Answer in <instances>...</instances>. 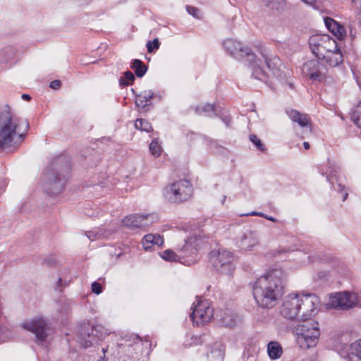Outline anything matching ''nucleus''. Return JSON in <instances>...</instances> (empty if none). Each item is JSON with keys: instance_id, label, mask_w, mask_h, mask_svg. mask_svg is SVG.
I'll return each instance as SVG.
<instances>
[{"instance_id": "nucleus-1", "label": "nucleus", "mask_w": 361, "mask_h": 361, "mask_svg": "<svg viewBox=\"0 0 361 361\" xmlns=\"http://www.w3.org/2000/svg\"><path fill=\"white\" fill-rule=\"evenodd\" d=\"M285 274L281 269H274L258 278L253 287V296L262 308L274 307L283 293Z\"/></svg>"}, {"instance_id": "nucleus-2", "label": "nucleus", "mask_w": 361, "mask_h": 361, "mask_svg": "<svg viewBox=\"0 0 361 361\" xmlns=\"http://www.w3.org/2000/svg\"><path fill=\"white\" fill-rule=\"evenodd\" d=\"M29 123L13 114L8 105L0 109V149L18 147L24 139Z\"/></svg>"}, {"instance_id": "nucleus-3", "label": "nucleus", "mask_w": 361, "mask_h": 361, "mask_svg": "<svg viewBox=\"0 0 361 361\" xmlns=\"http://www.w3.org/2000/svg\"><path fill=\"white\" fill-rule=\"evenodd\" d=\"M312 54L318 60L330 66L336 67L343 61V54L336 41L329 35H313L309 38Z\"/></svg>"}, {"instance_id": "nucleus-4", "label": "nucleus", "mask_w": 361, "mask_h": 361, "mask_svg": "<svg viewBox=\"0 0 361 361\" xmlns=\"http://www.w3.org/2000/svg\"><path fill=\"white\" fill-rule=\"evenodd\" d=\"M70 165L64 157L53 159L46 168L43 176V188L45 192L55 195L62 192L68 179Z\"/></svg>"}, {"instance_id": "nucleus-5", "label": "nucleus", "mask_w": 361, "mask_h": 361, "mask_svg": "<svg viewBox=\"0 0 361 361\" xmlns=\"http://www.w3.org/2000/svg\"><path fill=\"white\" fill-rule=\"evenodd\" d=\"M293 332L300 348L305 349L315 346L320 336L318 322L312 320L303 321L295 327Z\"/></svg>"}, {"instance_id": "nucleus-6", "label": "nucleus", "mask_w": 361, "mask_h": 361, "mask_svg": "<svg viewBox=\"0 0 361 361\" xmlns=\"http://www.w3.org/2000/svg\"><path fill=\"white\" fill-rule=\"evenodd\" d=\"M192 194V185L185 179L176 181L164 188V199L171 203L178 204L188 201Z\"/></svg>"}, {"instance_id": "nucleus-7", "label": "nucleus", "mask_w": 361, "mask_h": 361, "mask_svg": "<svg viewBox=\"0 0 361 361\" xmlns=\"http://www.w3.org/2000/svg\"><path fill=\"white\" fill-rule=\"evenodd\" d=\"M326 306L338 310H348L353 307H361V301L355 293L338 292L330 295Z\"/></svg>"}, {"instance_id": "nucleus-8", "label": "nucleus", "mask_w": 361, "mask_h": 361, "mask_svg": "<svg viewBox=\"0 0 361 361\" xmlns=\"http://www.w3.org/2000/svg\"><path fill=\"white\" fill-rule=\"evenodd\" d=\"M106 335L107 331L102 325L90 326L89 324H85L80 327L77 336L80 344L84 348H87L97 343Z\"/></svg>"}, {"instance_id": "nucleus-9", "label": "nucleus", "mask_w": 361, "mask_h": 361, "mask_svg": "<svg viewBox=\"0 0 361 361\" xmlns=\"http://www.w3.org/2000/svg\"><path fill=\"white\" fill-rule=\"evenodd\" d=\"M210 260L218 272L226 275H231L233 273L235 266L232 252L223 249L212 251Z\"/></svg>"}, {"instance_id": "nucleus-10", "label": "nucleus", "mask_w": 361, "mask_h": 361, "mask_svg": "<svg viewBox=\"0 0 361 361\" xmlns=\"http://www.w3.org/2000/svg\"><path fill=\"white\" fill-rule=\"evenodd\" d=\"M192 312L190 315V319L197 325H204L208 323L214 315V310L211 307V303L207 300H202L197 297L196 302L192 307Z\"/></svg>"}, {"instance_id": "nucleus-11", "label": "nucleus", "mask_w": 361, "mask_h": 361, "mask_svg": "<svg viewBox=\"0 0 361 361\" xmlns=\"http://www.w3.org/2000/svg\"><path fill=\"white\" fill-rule=\"evenodd\" d=\"M302 75L312 82H322L326 78V67L318 60L304 63L301 68Z\"/></svg>"}, {"instance_id": "nucleus-12", "label": "nucleus", "mask_w": 361, "mask_h": 361, "mask_svg": "<svg viewBox=\"0 0 361 361\" xmlns=\"http://www.w3.org/2000/svg\"><path fill=\"white\" fill-rule=\"evenodd\" d=\"M280 314L285 319L291 321L300 320L299 294H289L284 298L280 308Z\"/></svg>"}, {"instance_id": "nucleus-13", "label": "nucleus", "mask_w": 361, "mask_h": 361, "mask_svg": "<svg viewBox=\"0 0 361 361\" xmlns=\"http://www.w3.org/2000/svg\"><path fill=\"white\" fill-rule=\"evenodd\" d=\"M223 45L226 51L238 60L246 57L247 61H252L255 58V54L252 50L247 47L243 46L240 42L228 39L224 42Z\"/></svg>"}, {"instance_id": "nucleus-14", "label": "nucleus", "mask_w": 361, "mask_h": 361, "mask_svg": "<svg viewBox=\"0 0 361 361\" xmlns=\"http://www.w3.org/2000/svg\"><path fill=\"white\" fill-rule=\"evenodd\" d=\"M300 306V319L307 321L308 318L314 314L317 305L319 304V298L314 294H299Z\"/></svg>"}, {"instance_id": "nucleus-15", "label": "nucleus", "mask_w": 361, "mask_h": 361, "mask_svg": "<svg viewBox=\"0 0 361 361\" xmlns=\"http://www.w3.org/2000/svg\"><path fill=\"white\" fill-rule=\"evenodd\" d=\"M20 326L35 334L36 338L44 341L48 336L49 327L45 319L41 317H36L30 321H26L20 324Z\"/></svg>"}, {"instance_id": "nucleus-16", "label": "nucleus", "mask_w": 361, "mask_h": 361, "mask_svg": "<svg viewBox=\"0 0 361 361\" xmlns=\"http://www.w3.org/2000/svg\"><path fill=\"white\" fill-rule=\"evenodd\" d=\"M177 252L179 255L180 263L190 266L197 261V250L192 245V239L185 240L184 245L178 246Z\"/></svg>"}, {"instance_id": "nucleus-17", "label": "nucleus", "mask_w": 361, "mask_h": 361, "mask_svg": "<svg viewBox=\"0 0 361 361\" xmlns=\"http://www.w3.org/2000/svg\"><path fill=\"white\" fill-rule=\"evenodd\" d=\"M340 171V168L338 166L330 164L326 169V174L328 181L333 187L334 186V183H337L338 191L341 193L343 192V201H345L348 196V193L345 191V185L342 183Z\"/></svg>"}, {"instance_id": "nucleus-18", "label": "nucleus", "mask_w": 361, "mask_h": 361, "mask_svg": "<svg viewBox=\"0 0 361 361\" xmlns=\"http://www.w3.org/2000/svg\"><path fill=\"white\" fill-rule=\"evenodd\" d=\"M286 113L293 122L297 123L302 128H307L310 133L312 131L311 119L307 114L295 109L287 110Z\"/></svg>"}, {"instance_id": "nucleus-19", "label": "nucleus", "mask_w": 361, "mask_h": 361, "mask_svg": "<svg viewBox=\"0 0 361 361\" xmlns=\"http://www.w3.org/2000/svg\"><path fill=\"white\" fill-rule=\"evenodd\" d=\"M259 237L254 231H246L238 241V247L244 250H250L259 243Z\"/></svg>"}, {"instance_id": "nucleus-20", "label": "nucleus", "mask_w": 361, "mask_h": 361, "mask_svg": "<svg viewBox=\"0 0 361 361\" xmlns=\"http://www.w3.org/2000/svg\"><path fill=\"white\" fill-rule=\"evenodd\" d=\"M252 66V75L255 79L266 82L269 77V73L264 70L263 62L260 60H256V56L252 61H249Z\"/></svg>"}, {"instance_id": "nucleus-21", "label": "nucleus", "mask_w": 361, "mask_h": 361, "mask_svg": "<svg viewBox=\"0 0 361 361\" xmlns=\"http://www.w3.org/2000/svg\"><path fill=\"white\" fill-rule=\"evenodd\" d=\"M142 243L145 250L148 251L154 245L161 246L164 243V240L159 234L149 233L143 237Z\"/></svg>"}, {"instance_id": "nucleus-22", "label": "nucleus", "mask_w": 361, "mask_h": 361, "mask_svg": "<svg viewBox=\"0 0 361 361\" xmlns=\"http://www.w3.org/2000/svg\"><path fill=\"white\" fill-rule=\"evenodd\" d=\"M154 92L150 90H144L135 96V105L145 111L147 110V106L150 105V100L154 97Z\"/></svg>"}, {"instance_id": "nucleus-23", "label": "nucleus", "mask_w": 361, "mask_h": 361, "mask_svg": "<svg viewBox=\"0 0 361 361\" xmlns=\"http://www.w3.org/2000/svg\"><path fill=\"white\" fill-rule=\"evenodd\" d=\"M225 355V347L220 343H214L209 353L207 354V357L209 361H223Z\"/></svg>"}, {"instance_id": "nucleus-24", "label": "nucleus", "mask_w": 361, "mask_h": 361, "mask_svg": "<svg viewBox=\"0 0 361 361\" xmlns=\"http://www.w3.org/2000/svg\"><path fill=\"white\" fill-rule=\"evenodd\" d=\"M237 316L231 310L227 309L221 312L220 322L224 326L233 328L237 324Z\"/></svg>"}, {"instance_id": "nucleus-25", "label": "nucleus", "mask_w": 361, "mask_h": 361, "mask_svg": "<svg viewBox=\"0 0 361 361\" xmlns=\"http://www.w3.org/2000/svg\"><path fill=\"white\" fill-rule=\"evenodd\" d=\"M142 215L131 214L123 219V225L128 228H142Z\"/></svg>"}, {"instance_id": "nucleus-26", "label": "nucleus", "mask_w": 361, "mask_h": 361, "mask_svg": "<svg viewBox=\"0 0 361 361\" xmlns=\"http://www.w3.org/2000/svg\"><path fill=\"white\" fill-rule=\"evenodd\" d=\"M267 353L271 360L281 357L283 353V348L277 341H271L267 345Z\"/></svg>"}, {"instance_id": "nucleus-27", "label": "nucleus", "mask_w": 361, "mask_h": 361, "mask_svg": "<svg viewBox=\"0 0 361 361\" xmlns=\"http://www.w3.org/2000/svg\"><path fill=\"white\" fill-rule=\"evenodd\" d=\"M345 357L352 361H355V358L361 360V340L356 341L350 345L349 353Z\"/></svg>"}, {"instance_id": "nucleus-28", "label": "nucleus", "mask_w": 361, "mask_h": 361, "mask_svg": "<svg viewBox=\"0 0 361 361\" xmlns=\"http://www.w3.org/2000/svg\"><path fill=\"white\" fill-rule=\"evenodd\" d=\"M130 66L138 78L143 77L147 71V66L140 59L133 60Z\"/></svg>"}, {"instance_id": "nucleus-29", "label": "nucleus", "mask_w": 361, "mask_h": 361, "mask_svg": "<svg viewBox=\"0 0 361 361\" xmlns=\"http://www.w3.org/2000/svg\"><path fill=\"white\" fill-rule=\"evenodd\" d=\"M195 112L198 115L212 117L213 115H216V109L214 105L207 103L197 106L195 108Z\"/></svg>"}, {"instance_id": "nucleus-30", "label": "nucleus", "mask_w": 361, "mask_h": 361, "mask_svg": "<svg viewBox=\"0 0 361 361\" xmlns=\"http://www.w3.org/2000/svg\"><path fill=\"white\" fill-rule=\"evenodd\" d=\"M261 56L266 63L267 68L271 71L273 74L276 73V71L278 68V63L280 62L278 58L269 59L268 57L267 53L264 51H261Z\"/></svg>"}, {"instance_id": "nucleus-31", "label": "nucleus", "mask_w": 361, "mask_h": 361, "mask_svg": "<svg viewBox=\"0 0 361 361\" xmlns=\"http://www.w3.org/2000/svg\"><path fill=\"white\" fill-rule=\"evenodd\" d=\"M159 255L164 261L170 262H180L179 255L178 252H176L171 249H167L162 252H159Z\"/></svg>"}, {"instance_id": "nucleus-32", "label": "nucleus", "mask_w": 361, "mask_h": 361, "mask_svg": "<svg viewBox=\"0 0 361 361\" xmlns=\"http://www.w3.org/2000/svg\"><path fill=\"white\" fill-rule=\"evenodd\" d=\"M325 25L326 27L331 32L335 34L338 33L340 36L342 35L341 30L343 28L338 25V23L331 18H326L324 20Z\"/></svg>"}, {"instance_id": "nucleus-33", "label": "nucleus", "mask_w": 361, "mask_h": 361, "mask_svg": "<svg viewBox=\"0 0 361 361\" xmlns=\"http://www.w3.org/2000/svg\"><path fill=\"white\" fill-rule=\"evenodd\" d=\"M135 126L137 129L142 131L149 132L152 130L151 123L145 119L137 118L135 121Z\"/></svg>"}, {"instance_id": "nucleus-34", "label": "nucleus", "mask_w": 361, "mask_h": 361, "mask_svg": "<svg viewBox=\"0 0 361 361\" xmlns=\"http://www.w3.org/2000/svg\"><path fill=\"white\" fill-rule=\"evenodd\" d=\"M350 119L358 128H361V102L353 111Z\"/></svg>"}, {"instance_id": "nucleus-35", "label": "nucleus", "mask_w": 361, "mask_h": 361, "mask_svg": "<svg viewBox=\"0 0 361 361\" xmlns=\"http://www.w3.org/2000/svg\"><path fill=\"white\" fill-rule=\"evenodd\" d=\"M134 80V74L131 71H127L124 73V78L119 79V84L121 86H128L130 85V82H133Z\"/></svg>"}, {"instance_id": "nucleus-36", "label": "nucleus", "mask_w": 361, "mask_h": 361, "mask_svg": "<svg viewBox=\"0 0 361 361\" xmlns=\"http://www.w3.org/2000/svg\"><path fill=\"white\" fill-rule=\"evenodd\" d=\"M142 228L148 227L157 221V215L154 214L142 215Z\"/></svg>"}, {"instance_id": "nucleus-37", "label": "nucleus", "mask_w": 361, "mask_h": 361, "mask_svg": "<svg viewBox=\"0 0 361 361\" xmlns=\"http://www.w3.org/2000/svg\"><path fill=\"white\" fill-rule=\"evenodd\" d=\"M151 153L156 157H159L161 153V147L157 140H153L149 146Z\"/></svg>"}, {"instance_id": "nucleus-38", "label": "nucleus", "mask_w": 361, "mask_h": 361, "mask_svg": "<svg viewBox=\"0 0 361 361\" xmlns=\"http://www.w3.org/2000/svg\"><path fill=\"white\" fill-rule=\"evenodd\" d=\"M250 140L257 147V148L261 152H264L266 147L261 142L260 139L255 135H251L250 136Z\"/></svg>"}, {"instance_id": "nucleus-39", "label": "nucleus", "mask_w": 361, "mask_h": 361, "mask_svg": "<svg viewBox=\"0 0 361 361\" xmlns=\"http://www.w3.org/2000/svg\"><path fill=\"white\" fill-rule=\"evenodd\" d=\"M160 43L157 38L154 39L152 41H148L147 43V49L149 53H152L154 49H158L159 48Z\"/></svg>"}, {"instance_id": "nucleus-40", "label": "nucleus", "mask_w": 361, "mask_h": 361, "mask_svg": "<svg viewBox=\"0 0 361 361\" xmlns=\"http://www.w3.org/2000/svg\"><path fill=\"white\" fill-rule=\"evenodd\" d=\"M186 10H187L188 13L190 15L192 16L193 17H195L197 19H200L201 18V16H200L201 12L197 8L192 6H187Z\"/></svg>"}, {"instance_id": "nucleus-41", "label": "nucleus", "mask_w": 361, "mask_h": 361, "mask_svg": "<svg viewBox=\"0 0 361 361\" xmlns=\"http://www.w3.org/2000/svg\"><path fill=\"white\" fill-rule=\"evenodd\" d=\"M85 234L90 240H94L103 235V233L101 232V231H89L86 232Z\"/></svg>"}, {"instance_id": "nucleus-42", "label": "nucleus", "mask_w": 361, "mask_h": 361, "mask_svg": "<svg viewBox=\"0 0 361 361\" xmlns=\"http://www.w3.org/2000/svg\"><path fill=\"white\" fill-rule=\"evenodd\" d=\"M91 288H92V291L97 295H99L102 292V288L101 284L96 281H94L92 283Z\"/></svg>"}, {"instance_id": "nucleus-43", "label": "nucleus", "mask_w": 361, "mask_h": 361, "mask_svg": "<svg viewBox=\"0 0 361 361\" xmlns=\"http://www.w3.org/2000/svg\"><path fill=\"white\" fill-rule=\"evenodd\" d=\"M61 81L59 80H54L50 82V87L54 90H57L61 85Z\"/></svg>"}, {"instance_id": "nucleus-44", "label": "nucleus", "mask_w": 361, "mask_h": 361, "mask_svg": "<svg viewBox=\"0 0 361 361\" xmlns=\"http://www.w3.org/2000/svg\"><path fill=\"white\" fill-rule=\"evenodd\" d=\"M221 119L226 126H229L231 122V118L229 116H224Z\"/></svg>"}, {"instance_id": "nucleus-45", "label": "nucleus", "mask_w": 361, "mask_h": 361, "mask_svg": "<svg viewBox=\"0 0 361 361\" xmlns=\"http://www.w3.org/2000/svg\"><path fill=\"white\" fill-rule=\"evenodd\" d=\"M349 29H350V35L353 37H354L355 36V34H356V30L353 28L352 24L349 25Z\"/></svg>"}, {"instance_id": "nucleus-46", "label": "nucleus", "mask_w": 361, "mask_h": 361, "mask_svg": "<svg viewBox=\"0 0 361 361\" xmlns=\"http://www.w3.org/2000/svg\"><path fill=\"white\" fill-rule=\"evenodd\" d=\"M262 217L265 218L267 220L273 221V222H276L278 221L276 218L271 216L266 215L264 214V216H262Z\"/></svg>"}, {"instance_id": "nucleus-47", "label": "nucleus", "mask_w": 361, "mask_h": 361, "mask_svg": "<svg viewBox=\"0 0 361 361\" xmlns=\"http://www.w3.org/2000/svg\"><path fill=\"white\" fill-rule=\"evenodd\" d=\"M4 52H9L10 53V56H13V54H14V51H13V49L12 47H8L5 49V50L3 51Z\"/></svg>"}, {"instance_id": "nucleus-48", "label": "nucleus", "mask_w": 361, "mask_h": 361, "mask_svg": "<svg viewBox=\"0 0 361 361\" xmlns=\"http://www.w3.org/2000/svg\"><path fill=\"white\" fill-rule=\"evenodd\" d=\"M246 215L247 216H249V215H251V216H262H262H264V214L261 213V212H252L250 214H247Z\"/></svg>"}, {"instance_id": "nucleus-49", "label": "nucleus", "mask_w": 361, "mask_h": 361, "mask_svg": "<svg viewBox=\"0 0 361 361\" xmlns=\"http://www.w3.org/2000/svg\"><path fill=\"white\" fill-rule=\"evenodd\" d=\"M21 97H22L23 99L27 100V101H29L31 99L30 96L29 94H22Z\"/></svg>"}, {"instance_id": "nucleus-50", "label": "nucleus", "mask_w": 361, "mask_h": 361, "mask_svg": "<svg viewBox=\"0 0 361 361\" xmlns=\"http://www.w3.org/2000/svg\"><path fill=\"white\" fill-rule=\"evenodd\" d=\"M303 146H304L305 149H309L310 147V145L309 142H304Z\"/></svg>"}, {"instance_id": "nucleus-51", "label": "nucleus", "mask_w": 361, "mask_h": 361, "mask_svg": "<svg viewBox=\"0 0 361 361\" xmlns=\"http://www.w3.org/2000/svg\"><path fill=\"white\" fill-rule=\"evenodd\" d=\"M265 2H266V6H269V3L271 1V0H264Z\"/></svg>"}, {"instance_id": "nucleus-52", "label": "nucleus", "mask_w": 361, "mask_h": 361, "mask_svg": "<svg viewBox=\"0 0 361 361\" xmlns=\"http://www.w3.org/2000/svg\"><path fill=\"white\" fill-rule=\"evenodd\" d=\"M264 51V52H265V53H267V51H266L264 49H260V50H257V52H259V53L261 54V51Z\"/></svg>"}, {"instance_id": "nucleus-53", "label": "nucleus", "mask_w": 361, "mask_h": 361, "mask_svg": "<svg viewBox=\"0 0 361 361\" xmlns=\"http://www.w3.org/2000/svg\"><path fill=\"white\" fill-rule=\"evenodd\" d=\"M58 286H59L61 285V279L59 278V280H58Z\"/></svg>"}, {"instance_id": "nucleus-54", "label": "nucleus", "mask_w": 361, "mask_h": 361, "mask_svg": "<svg viewBox=\"0 0 361 361\" xmlns=\"http://www.w3.org/2000/svg\"><path fill=\"white\" fill-rule=\"evenodd\" d=\"M135 339L138 341H141V338L138 336H135Z\"/></svg>"}, {"instance_id": "nucleus-55", "label": "nucleus", "mask_w": 361, "mask_h": 361, "mask_svg": "<svg viewBox=\"0 0 361 361\" xmlns=\"http://www.w3.org/2000/svg\"><path fill=\"white\" fill-rule=\"evenodd\" d=\"M226 197H224L223 202L225 201Z\"/></svg>"}]
</instances>
